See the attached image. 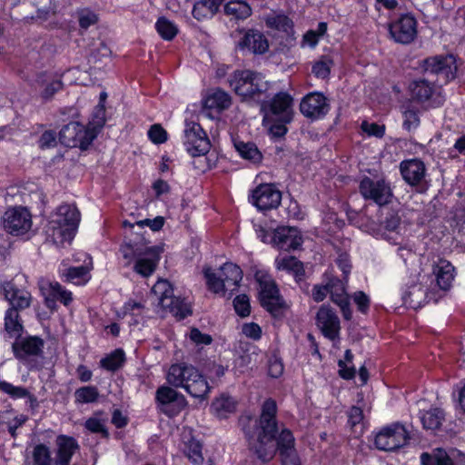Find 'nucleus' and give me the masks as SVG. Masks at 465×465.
Segmentation results:
<instances>
[{"mask_svg":"<svg viewBox=\"0 0 465 465\" xmlns=\"http://www.w3.org/2000/svg\"><path fill=\"white\" fill-rule=\"evenodd\" d=\"M330 105L326 97L321 93H310L300 104L301 113L312 120L323 117L329 112Z\"/></svg>","mask_w":465,"mask_h":465,"instance_id":"nucleus-17","label":"nucleus"},{"mask_svg":"<svg viewBox=\"0 0 465 465\" xmlns=\"http://www.w3.org/2000/svg\"><path fill=\"white\" fill-rule=\"evenodd\" d=\"M44 340L38 336H18L12 344L15 357L29 369L38 368L37 358L44 352Z\"/></svg>","mask_w":465,"mask_h":465,"instance_id":"nucleus-8","label":"nucleus"},{"mask_svg":"<svg viewBox=\"0 0 465 465\" xmlns=\"http://www.w3.org/2000/svg\"><path fill=\"white\" fill-rule=\"evenodd\" d=\"M278 270L292 273L297 281H301L305 273L303 264L294 256L278 257L275 260Z\"/></svg>","mask_w":465,"mask_h":465,"instance_id":"nucleus-32","label":"nucleus"},{"mask_svg":"<svg viewBox=\"0 0 465 465\" xmlns=\"http://www.w3.org/2000/svg\"><path fill=\"white\" fill-rule=\"evenodd\" d=\"M400 169L403 180L411 186L420 184L425 177V165L417 159L401 162Z\"/></svg>","mask_w":465,"mask_h":465,"instance_id":"nucleus-23","label":"nucleus"},{"mask_svg":"<svg viewBox=\"0 0 465 465\" xmlns=\"http://www.w3.org/2000/svg\"><path fill=\"white\" fill-rule=\"evenodd\" d=\"M279 293L276 284L272 281L260 282V302L262 306L271 304L269 300Z\"/></svg>","mask_w":465,"mask_h":465,"instance_id":"nucleus-49","label":"nucleus"},{"mask_svg":"<svg viewBox=\"0 0 465 465\" xmlns=\"http://www.w3.org/2000/svg\"><path fill=\"white\" fill-rule=\"evenodd\" d=\"M152 293L155 296L159 305L168 310L180 320L192 313L190 305L183 300L173 295V290L166 280H159L152 288Z\"/></svg>","mask_w":465,"mask_h":465,"instance_id":"nucleus-7","label":"nucleus"},{"mask_svg":"<svg viewBox=\"0 0 465 465\" xmlns=\"http://www.w3.org/2000/svg\"><path fill=\"white\" fill-rule=\"evenodd\" d=\"M359 190L365 200L380 206L389 203L393 196L391 185L384 178L374 180L366 176L361 181Z\"/></svg>","mask_w":465,"mask_h":465,"instance_id":"nucleus-11","label":"nucleus"},{"mask_svg":"<svg viewBox=\"0 0 465 465\" xmlns=\"http://www.w3.org/2000/svg\"><path fill=\"white\" fill-rule=\"evenodd\" d=\"M80 222V213L74 205L62 204L52 215L48 232L55 243L71 242Z\"/></svg>","mask_w":465,"mask_h":465,"instance_id":"nucleus-4","label":"nucleus"},{"mask_svg":"<svg viewBox=\"0 0 465 465\" xmlns=\"http://www.w3.org/2000/svg\"><path fill=\"white\" fill-rule=\"evenodd\" d=\"M167 382L174 388H183L193 398L205 399L211 391L205 377L192 364H172L166 374Z\"/></svg>","mask_w":465,"mask_h":465,"instance_id":"nucleus-2","label":"nucleus"},{"mask_svg":"<svg viewBox=\"0 0 465 465\" xmlns=\"http://www.w3.org/2000/svg\"><path fill=\"white\" fill-rule=\"evenodd\" d=\"M409 92L412 101L417 103L429 102L433 107H438L444 103L441 89L428 79H417L409 85Z\"/></svg>","mask_w":465,"mask_h":465,"instance_id":"nucleus-12","label":"nucleus"},{"mask_svg":"<svg viewBox=\"0 0 465 465\" xmlns=\"http://www.w3.org/2000/svg\"><path fill=\"white\" fill-rule=\"evenodd\" d=\"M223 0H201L194 4L193 15L197 20L213 17Z\"/></svg>","mask_w":465,"mask_h":465,"instance_id":"nucleus-33","label":"nucleus"},{"mask_svg":"<svg viewBox=\"0 0 465 465\" xmlns=\"http://www.w3.org/2000/svg\"><path fill=\"white\" fill-rule=\"evenodd\" d=\"M329 294L326 274L324 275V284H316L312 290V297L316 302H322Z\"/></svg>","mask_w":465,"mask_h":465,"instance_id":"nucleus-61","label":"nucleus"},{"mask_svg":"<svg viewBox=\"0 0 465 465\" xmlns=\"http://www.w3.org/2000/svg\"><path fill=\"white\" fill-rule=\"evenodd\" d=\"M420 420L425 430H439L445 420V413L440 408H431L421 412Z\"/></svg>","mask_w":465,"mask_h":465,"instance_id":"nucleus-35","label":"nucleus"},{"mask_svg":"<svg viewBox=\"0 0 465 465\" xmlns=\"http://www.w3.org/2000/svg\"><path fill=\"white\" fill-rule=\"evenodd\" d=\"M19 312L13 309H7L5 313V330L9 337L15 339L24 332V325Z\"/></svg>","mask_w":465,"mask_h":465,"instance_id":"nucleus-34","label":"nucleus"},{"mask_svg":"<svg viewBox=\"0 0 465 465\" xmlns=\"http://www.w3.org/2000/svg\"><path fill=\"white\" fill-rule=\"evenodd\" d=\"M97 15L89 10H82L79 12V25L82 28L87 29L90 25L96 24Z\"/></svg>","mask_w":465,"mask_h":465,"instance_id":"nucleus-62","label":"nucleus"},{"mask_svg":"<svg viewBox=\"0 0 465 465\" xmlns=\"http://www.w3.org/2000/svg\"><path fill=\"white\" fill-rule=\"evenodd\" d=\"M326 278L329 288V294L331 301L341 308L343 317L346 320H350L351 317V311L350 309L349 298L343 281L337 277L327 274Z\"/></svg>","mask_w":465,"mask_h":465,"instance_id":"nucleus-20","label":"nucleus"},{"mask_svg":"<svg viewBox=\"0 0 465 465\" xmlns=\"http://www.w3.org/2000/svg\"><path fill=\"white\" fill-rule=\"evenodd\" d=\"M188 459L193 465H202L203 457L202 454V446L197 441H190L185 451Z\"/></svg>","mask_w":465,"mask_h":465,"instance_id":"nucleus-56","label":"nucleus"},{"mask_svg":"<svg viewBox=\"0 0 465 465\" xmlns=\"http://www.w3.org/2000/svg\"><path fill=\"white\" fill-rule=\"evenodd\" d=\"M74 397L78 403H92L97 401L99 391L94 386H84L75 391Z\"/></svg>","mask_w":465,"mask_h":465,"instance_id":"nucleus-47","label":"nucleus"},{"mask_svg":"<svg viewBox=\"0 0 465 465\" xmlns=\"http://www.w3.org/2000/svg\"><path fill=\"white\" fill-rule=\"evenodd\" d=\"M148 137L153 143L161 144L167 142L168 134L160 124H154L148 130Z\"/></svg>","mask_w":465,"mask_h":465,"instance_id":"nucleus-54","label":"nucleus"},{"mask_svg":"<svg viewBox=\"0 0 465 465\" xmlns=\"http://www.w3.org/2000/svg\"><path fill=\"white\" fill-rule=\"evenodd\" d=\"M424 73L435 74L444 83L452 80L456 76V58L452 54L436 55L429 57L422 62Z\"/></svg>","mask_w":465,"mask_h":465,"instance_id":"nucleus-13","label":"nucleus"},{"mask_svg":"<svg viewBox=\"0 0 465 465\" xmlns=\"http://www.w3.org/2000/svg\"><path fill=\"white\" fill-rule=\"evenodd\" d=\"M276 413L275 401L267 399L262 405L258 420H252L249 416H242L239 420L251 450L262 462L270 461L277 450L282 458L296 453L295 440L290 430L282 429L276 438L278 430Z\"/></svg>","mask_w":465,"mask_h":465,"instance_id":"nucleus-1","label":"nucleus"},{"mask_svg":"<svg viewBox=\"0 0 465 465\" xmlns=\"http://www.w3.org/2000/svg\"><path fill=\"white\" fill-rule=\"evenodd\" d=\"M242 333L254 341H257L262 336L261 327L254 322L244 323L242 328Z\"/></svg>","mask_w":465,"mask_h":465,"instance_id":"nucleus-63","label":"nucleus"},{"mask_svg":"<svg viewBox=\"0 0 465 465\" xmlns=\"http://www.w3.org/2000/svg\"><path fill=\"white\" fill-rule=\"evenodd\" d=\"M260 354L254 345H248L236 360V364L242 369H252L259 361Z\"/></svg>","mask_w":465,"mask_h":465,"instance_id":"nucleus-41","label":"nucleus"},{"mask_svg":"<svg viewBox=\"0 0 465 465\" xmlns=\"http://www.w3.org/2000/svg\"><path fill=\"white\" fill-rule=\"evenodd\" d=\"M231 104L230 94L220 88L210 90L203 100L205 108L213 109L218 112L229 108Z\"/></svg>","mask_w":465,"mask_h":465,"instance_id":"nucleus-26","label":"nucleus"},{"mask_svg":"<svg viewBox=\"0 0 465 465\" xmlns=\"http://www.w3.org/2000/svg\"><path fill=\"white\" fill-rule=\"evenodd\" d=\"M159 262V252L156 247H152V251L146 256L139 257L134 266L136 273L143 277H149L155 271Z\"/></svg>","mask_w":465,"mask_h":465,"instance_id":"nucleus-29","label":"nucleus"},{"mask_svg":"<svg viewBox=\"0 0 465 465\" xmlns=\"http://www.w3.org/2000/svg\"><path fill=\"white\" fill-rule=\"evenodd\" d=\"M156 401L162 405H167L174 402L177 406V411H182L187 406L185 397L169 386H161L156 391Z\"/></svg>","mask_w":465,"mask_h":465,"instance_id":"nucleus-28","label":"nucleus"},{"mask_svg":"<svg viewBox=\"0 0 465 465\" xmlns=\"http://www.w3.org/2000/svg\"><path fill=\"white\" fill-rule=\"evenodd\" d=\"M240 48H247L253 54H262L269 49V43L265 35L254 29L248 30L239 42Z\"/></svg>","mask_w":465,"mask_h":465,"instance_id":"nucleus-24","label":"nucleus"},{"mask_svg":"<svg viewBox=\"0 0 465 465\" xmlns=\"http://www.w3.org/2000/svg\"><path fill=\"white\" fill-rule=\"evenodd\" d=\"M316 324L328 339L334 340L337 337L340 331V320L330 306H321L316 314Z\"/></svg>","mask_w":465,"mask_h":465,"instance_id":"nucleus-21","label":"nucleus"},{"mask_svg":"<svg viewBox=\"0 0 465 465\" xmlns=\"http://www.w3.org/2000/svg\"><path fill=\"white\" fill-rule=\"evenodd\" d=\"M432 273L440 290L447 291L450 288L454 280V267L449 261L439 259L435 262L432 265Z\"/></svg>","mask_w":465,"mask_h":465,"instance_id":"nucleus-25","label":"nucleus"},{"mask_svg":"<svg viewBox=\"0 0 465 465\" xmlns=\"http://www.w3.org/2000/svg\"><path fill=\"white\" fill-rule=\"evenodd\" d=\"M420 111L412 105H408L403 111V127L408 131L415 129L420 124Z\"/></svg>","mask_w":465,"mask_h":465,"instance_id":"nucleus-50","label":"nucleus"},{"mask_svg":"<svg viewBox=\"0 0 465 465\" xmlns=\"http://www.w3.org/2000/svg\"><path fill=\"white\" fill-rule=\"evenodd\" d=\"M234 149L241 157L252 163H258L262 159V153L258 147H234Z\"/></svg>","mask_w":465,"mask_h":465,"instance_id":"nucleus-55","label":"nucleus"},{"mask_svg":"<svg viewBox=\"0 0 465 465\" xmlns=\"http://www.w3.org/2000/svg\"><path fill=\"white\" fill-rule=\"evenodd\" d=\"M184 135L186 143L190 144H193L198 142H205L209 145L211 143L204 130L199 124L194 122L186 123Z\"/></svg>","mask_w":465,"mask_h":465,"instance_id":"nucleus-38","label":"nucleus"},{"mask_svg":"<svg viewBox=\"0 0 465 465\" xmlns=\"http://www.w3.org/2000/svg\"><path fill=\"white\" fill-rule=\"evenodd\" d=\"M332 60L328 56H322L312 65V73L316 77L325 79L331 73Z\"/></svg>","mask_w":465,"mask_h":465,"instance_id":"nucleus-52","label":"nucleus"},{"mask_svg":"<svg viewBox=\"0 0 465 465\" xmlns=\"http://www.w3.org/2000/svg\"><path fill=\"white\" fill-rule=\"evenodd\" d=\"M266 25L268 27L277 29L287 34L292 31V21L284 15H272L266 17Z\"/></svg>","mask_w":465,"mask_h":465,"instance_id":"nucleus-45","label":"nucleus"},{"mask_svg":"<svg viewBox=\"0 0 465 465\" xmlns=\"http://www.w3.org/2000/svg\"><path fill=\"white\" fill-rule=\"evenodd\" d=\"M187 153L191 157L198 159L199 165H196V168L204 171L206 165L203 163L209 153V147H187Z\"/></svg>","mask_w":465,"mask_h":465,"instance_id":"nucleus-58","label":"nucleus"},{"mask_svg":"<svg viewBox=\"0 0 465 465\" xmlns=\"http://www.w3.org/2000/svg\"><path fill=\"white\" fill-rule=\"evenodd\" d=\"M212 411L219 419H224L236 410V401L233 398L222 395L212 403Z\"/></svg>","mask_w":465,"mask_h":465,"instance_id":"nucleus-36","label":"nucleus"},{"mask_svg":"<svg viewBox=\"0 0 465 465\" xmlns=\"http://www.w3.org/2000/svg\"><path fill=\"white\" fill-rule=\"evenodd\" d=\"M104 105L98 110L93 121L85 127L78 123H70L64 125L59 132L58 142L61 145H90L104 126Z\"/></svg>","mask_w":465,"mask_h":465,"instance_id":"nucleus-5","label":"nucleus"},{"mask_svg":"<svg viewBox=\"0 0 465 465\" xmlns=\"http://www.w3.org/2000/svg\"><path fill=\"white\" fill-rule=\"evenodd\" d=\"M410 434L405 426L395 422L382 428L374 438L375 447L383 451H393L408 444Z\"/></svg>","mask_w":465,"mask_h":465,"instance_id":"nucleus-9","label":"nucleus"},{"mask_svg":"<svg viewBox=\"0 0 465 465\" xmlns=\"http://www.w3.org/2000/svg\"><path fill=\"white\" fill-rule=\"evenodd\" d=\"M203 275L208 290L223 298H231L242 280V271L232 262H225L217 271L206 267Z\"/></svg>","mask_w":465,"mask_h":465,"instance_id":"nucleus-3","label":"nucleus"},{"mask_svg":"<svg viewBox=\"0 0 465 465\" xmlns=\"http://www.w3.org/2000/svg\"><path fill=\"white\" fill-rule=\"evenodd\" d=\"M152 251V247L147 246L146 242L143 240L141 242H132L124 243L121 246L120 252L123 257L130 264L133 259H138L141 256H146Z\"/></svg>","mask_w":465,"mask_h":465,"instance_id":"nucleus-31","label":"nucleus"},{"mask_svg":"<svg viewBox=\"0 0 465 465\" xmlns=\"http://www.w3.org/2000/svg\"><path fill=\"white\" fill-rule=\"evenodd\" d=\"M233 306L236 313L241 317H246L250 314L251 306L249 297L245 294H241L235 297Z\"/></svg>","mask_w":465,"mask_h":465,"instance_id":"nucleus-57","label":"nucleus"},{"mask_svg":"<svg viewBox=\"0 0 465 465\" xmlns=\"http://www.w3.org/2000/svg\"><path fill=\"white\" fill-rule=\"evenodd\" d=\"M2 289L5 299L9 303L8 309L21 312L31 306L32 295L27 290L20 289L10 282H4Z\"/></svg>","mask_w":465,"mask_h":465,"instance_id":"nucleus-19","label":"nucleus"},{"mask_svg":"<svg viewBox=\"0 0 465 465\" xmlns=\"http://www.w3.org/2000/svg\"><path fill=\"white\" fill-rule=\"evenodd\" d=\"M283 363L281 359L272 356L268 361V374L272 378H279L283 373Z\"/></svg>","mask_w":465,"mask_h":465,"instance_id":"nucleus-60","label":"nucleus"},{"mask_svg":"<svg viewBox=\"0 0 465 465\" xmlns=\"http://www.w3.org/2000/svg\"><path fill=\"white\" fill-rule=\"evenodd\" d=\"M229 84L243 100H259L267 90V83L261 74L250 70H237L229 77Z\"/></svg>","mask_w":465,"mask_h":465,"instance_id":"nucleus-6","label":"nucleus"},{"mask_svg":"<svg viewBox=\"0 0 465 465\" xmlns=\"http://www.w3.org/2000/svg\"><path fill=\"white\" fill-rule=\"evenodd\" d=\"M403 300L411 307H420L425 300L424 291L420 286L414 285L403 295Z\"/></svg>","mask_w":465,"mask_h":465,"instance_id":"nucleus-48","label":"nucleus"},{"mask_svg":"<svg viewBox=\"0 0 465 465\" xmlns=\"http://www.w3.org/2000/svg\"><path fill=\"white\" fill-rule=\"evenodd\" d=\"M35 84L43 89L41 97L45 101L52 99L54 94L60 91L64 85L60 79L45 73H41L37 75Z\"/></svg>","mask_w":465,"mask_h":465,"instance_id":"nucleus-27","label":"nucleus"},{"mask_svg":"<svg viewBox=\"0 0 465 465\" xmlns=\"http://www.w3.org/2000/svg\"><path fill=\"white\" fill-rule=\"evenodd\" d=\"M164 224V220L162 216H157L154 219H144L136 222V225L143 229L144 226L150 227L153 231L156 232L162 229Z\"/></svg>","mask_w":465,"mask_h":465,"instance_id":"nucleus-64","label":"nucleus"},{"mask_svg":"<svg viewBox=\"0 0 465 465\" xmlns=\"http://www.w3.org/2000/svg\"><path fill=\"white\" fill-rule=\"evenodd\" d=\"M361 130L368 136L382 137L385 133V126L376 123L362 122Z\"/></svg>","mask_w":465,"mask_h":465,"instance_id":"nucleus-59","label":"nucleus"},{"mask_svg":"<svg viewBox=\"0 0 465 465\" xmlns=\"http://www.w3.org/2000/svg\"><path fill=\"white\" fill-rule=\"evenodd\" d=\"M103 412H96L94 416L86 420L84 423L85 429L92 433H100L104 438L109 437V432L106 429V418H102Z\"/></svg>","mask_w":465,"mask_h":465,"instance_id":"nucleus-43","label":"nucleus"},{"mask_svg":"<svg viewBox=\"0 0 465 465\" xmlns=\"http://www.w3.org/2000/svg\"><path fill=\"white\" fill-rule=\"evenodd\" d=\"M224 11L235 19H245L252 14L251 7L243 1H230L225 5Z\"/></svg>","mask_w":465,"mask_h":465,"instance_id":"nucleus-42","label":"nucleus"},{"mask_svg":"<svg viewBox=\"0 0 465 465\" xmlns=\"http://www.w3.org/2000/svg\"><path fill=\"white\" fill-rule=\"evenodd\" d=\"M62 275L65 278V282L75 285H83L90 279L89 269L86 266L70 267Z\"/></svg>","mask_w":465,"mask_h":465,"instance_id":"nucleus-39","label":"nucleus"},{"mask_svg":"<svg viewBox=\"0 0 465 465\" xmlns=\"http://www.w3.org/2000/svg\"><path fill=\"white\" fill-rule=\"evenodd\" d=\"M0 391L13 399L26 398L29 391L22 386H15L5 381H0Z\"/></svg>","mask_w":465,"mask_h":465,"instance_id":"nucleus-53","label":"nucleus"},{"mask_svg":"<svg viewBox=\"0 0 465 465\" xmlns=\"http://www.w3.org/2000/svg\"><path fill=\"white\" fill-rule=\"evenodd\" d=\"M262 108L268 121L290 123L292 119V98L286 93L277 94Z\"/></svg>","mask_w":465,"mask_h":465,"instance_id":"nucleus-14","label":"nucleus"},{"mask_svg":"<svg viewBox=\"0 0 465 465\" xmlns=\"http://www.w3.org/2000/svg\"><path fill=\"white\" fill-rule=\"evenodd\" d=\"M420 462L421 465H453L450 456L440 448L435 449L431 453H422Z\"/></svg>","mask_w":465,"mask_h":465,"instance_id":"nucleus-37","label":"nucleus"},{"mask_svg":"<svg viewBox=\"0 0 465 465\" xmlns=\"http://www.w3.org/2000/svg\"><path fill=\"white\" fill-rule=\"evenodd\" d=\"M155 27L159 35L168 41L174 38L178 33L176 25L165 17H160L155 24Z\"/></svg>","mask_w":465,"mask_h":465,"instance_id":"nucleus-46","label":"nucleus"},{"mask_svg":"<svg viewBox=\"0 0 465 465\" xmlns=\"http://www.w3.org/2000/svg\"><path fill=\"white\" fill-rule=\"evenodd\" d=\"M50 296L51 298H46L45 303L47 307H51L53 303H54L55 300L60 301L64 305H68L72 300V292L65 290L59 282H51L50 283Z\"/></svg>","mask_w":465,"mask_h":465,"instance_id":"nucleus-40","label":"nucleus"},{"mask_svg":"<svg viewBox=\"0 0 465 465\" xmlns=\"http://www.w3.org/2000/svg\"><path fill=\"white\" fill-rule=\"evenodd\" d=\"M250 201L261 211L275 209L281 203L282 193L273 184H260L252 191Z\"/></svg>","mask_w":465,"mask_h":465,"instance_id":"nucleus-16","label":"nucleus"},{"mask_svg":"<svg viewBox=\"0 0 465 465\" xmlns=\"http://www.w3.org/2000/svg\"><path fill=\"white\" fill-rule=\"evenodd\" d=\"M272 243L278 249L289 252L302 244V237L297 228L282 226L272 232Z\"/></svg>","mask_w":465,"mask_h":465,"instance_id":"nucleus-18","label":"nucleus"},{"mask_svg":"<svg viewBox=\"0 0 465 465\" xmlns=\"http://www.w3.org/2000/svg\"><path fill=\"white\" fill-rule=\"evenodd\" d=\"M125 361V354L123 350L117 349L111 354L101 360V366L110 371H115L120 369Z\"/></svg>","mask_w":465,"mask_h":465,"instance_id":"nucleus-44","label":"nucleus"},{"mask_svg":"<svg viewBox=\"0 0 465 465\" xmlns=\"http://www.w3.org/2000/svg\"><path fill=\"white\" fill-rule=\"evenodd\" d=\"M25 465H54L50 448L44 443L34 446L30 454L26 456Z\"/></svg>","mask_w":465,"mask_h":465,"instance_id":"nucleus-30","label":"nucleus"},{"mask_svg":"<svg viewBox=\"0 0 465 465\" xmlns=\"http://www.w3.org/2000/svg\"><path fill=\"white\" fill-rule=\"evenodd\" d=\"M54 465H70L74 453L79 450V444L73 437L59 435L55 440Z\"/></svg>","mask_w":465,"mask_h":465,"instance_id":"nucleus-22","label":"nucleus"},{"mask_svg":"<svg viewBox=\"0 0 465 465\" xmlns=\"http://www.w3.org/2000/svg\"><path fill=\"white\" fill-rule=\"evenodd\" d=\"M391 39L401 45H408L417 36V21L409 15H401L388 25Z\"/></svg>","mask_w":465,"mask_h":465,"instance_id":"nucleus-15","label":"nucleus"},{"mask_svg":"<svg viewBox=\"0 0 465 465\" xmlns=\"http://www.w3.org/2000/svg\"><path fill=\"white\" fill-rule=\"evenodd\" d=\"M4 230L12 235H24L32 228V215L25 207L8 208L2 216Z\"/></svg>","mask_w":465,"mask_h":465,"instance_id":"nucleus-10","label":"nucleus"},{"mask_svg":"<svg viewBox=\"0 0 465 465\" xmlns=\"http://www.w3.org/2000/svg\"><path fill=\"white\" fill-rule=\"evenodd\" d=\"M271 304H264L262 307L269 312L273 317H279L283 314L287 309V304L280 293L269 300Z\"/></svg>","mask_w":465,"mask_h":465,"instance_id":"nucleus-51","label":"nucleus"}]
</instances>
